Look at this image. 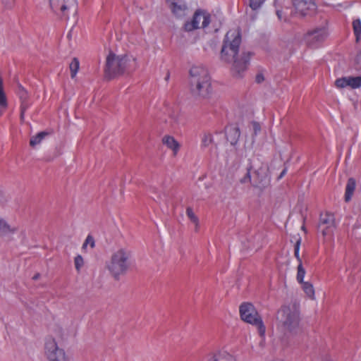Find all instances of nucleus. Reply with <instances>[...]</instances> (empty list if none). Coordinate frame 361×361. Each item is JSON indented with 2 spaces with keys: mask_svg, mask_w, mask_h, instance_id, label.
Listing matches in <instances>:
<instances>
[{
  "mask_svg": "<svg viewBox=\"0 0 361 361\" xmlns=\"http://www.w3.org/2000/svg\"><path fill=\"white\" fill-rule=\"evenodd\" d=\"M241 42L240 32L238 28L230 30L225 37L221 51L223 61L233 62L232 73L235 77L240 78L247 68L248 61L244 57L238 58V54Z\"/></svg>",
  "mask_w": 361,
  "mask_h": 361,
  "instance_id": "nucleus-1",
  "label": "nucleus"
},
{
  "mask_svg": "<svg viewBox=\"0 0 361 361\" xmlns=\"http://www.w3.org/2000/svg\"><path fill=\"white\" fill-rule=\"evenodd\" d=\"M132 251L128 247H118L112 252L106 267L114 279H120L128 271L132 264Z\"/></svg>",
  "mask_w": 361,
  "mask_h": 361,
  "instance_id": "nucleus-2",
  "label": "nucleus"
},
{
  "mask_svg": "<svg viewBox=\"0 0 361 361\" xmlns=\"http://www.w3.org/2000/svg\"><path fill=\"white\" fill-rule=\"evenodd\" d=\"M190 84L192 92L207 97L211 93V79L207 69L202 65L193 66L190 70Z\"/></svg>",
  "mask_w": 361,
  "mask_h": 361,
  "instance_id": "nucleus-3",
  "label": "nucleus"
},
{
  "mask_svg": "<svg viewBox=\"0 0 361 361\" xmlns=\"http://www.w3.org/2000/svg\"><path fill=\"white\" fill-rule=\"evenodd\" d=\"M135 59L127 55H116L109 53L106 60L105 73L107 77L113 78L132 68Z\"/></svg>",
  "mask_w": 361,
  "mask_h": 361,
  "instance_id": "nucleus-4",
  "label": "nucleus"
},
{
  "mask_svg": "<svg viewBox=\"0 0 361 361\" xmlns=\"http://www.w3.org/2000/svg\"><path fill=\"white\" fill-rule=\"evenodd\" d=\"M278 320L285 331L293 333L300 326V317L295 305L283 306L278 312Z\"/></svg>",
  "mask_w": 361,
  "mask_h": 361,
  "instance_id": "nucleus-5",
  "label": "nucleus"
},
{
  "mask_svg": "<svg viewBox=\"0 0 361 361\" xmlns=\"http://www.w3.org/2000/svg\"><path fill=\"white\" fill-rule=\"evenodd\" d=\"M336 228L335 216L333 213L326 212L320 214L318 231L326 243H331L334 240V231Z\"/></svg>",
  "mask_w": 361,
  "mask_h": 361,
  "instance_id": "nucleus-6",
  "label": "nucleus"
},
{
  "mask_svg": "<svg viewBox=\"0 0 361 361\" xmlns=\"http://www.w3.org/2000/svg\"><path fill=\"white\" fill-rule=\"evenodd\" d=\"M240 182L242 183L250 182L254 187L259 188L266 187L269 183L267 165L262 164L258 168H255L252 175L250 169H249L245 176L240 179Z\"/></svg>",
  "mask_w": 361,
  "mask_h": 361,
  "instance_id": "nucleus-7",
  "label": "nucleus"
},
{
  "mask_svg": "<svg viewBox=\"0 0 361 361\" xmlns=\"http://www.w3.org/2000/svg\"><path fill=\"white\" fill-rule=\"evenodd\" d=\"M239 311L240 317L244 322L255 326L257 331L263 334L265 331V326L252 304L249 302L243 303L240 306Z\"/></svg>",
  "mask_w": 361,
  "mask_h": 361,
  "instance_id": "nucleus-8",
  "label": "nucleus"
},
{
  "mask_svg": "<svg viewBox=\"0 0 361 361\" xmlns=\"http://www.w3.org/2000/svg\"><path fill=\"white\" fill-rule=\"evenodd\" d=\"M212 23L211 16L206 11L197 10L192 17L186 20L183 29L186 32H192L197 29H206Z\"/></svg>",
  "mask_w": 361,
  "mask_h": 361,
  "instance_id": "nucleus-9",
  "label": "nucleus"
},
{
  "mask_svg": "<svg viewBox=\"0 0 361 361\" xmlns=\"http://www.w3.org/2000/svg\"><path fill=\"white\" fill-rule=\"evenodd\" d=\"M44 353L49 361H70L65 350L59 347L51 336L47 337L45 340Z\"/></svg>",
  "mask_w": 361,
  "mask_h": 361,
  "instance_id": "nucleus-10",
  "label": "nucleus"
},
{
  "mask_svg": "<svg viewBox=\"0 0 361 361\" xmlns=\"http://www.w3.org/2000/svg\"><path fill=\"white\" fill-rule=\"evenodd\" d=\"M328 35L325 27H318L308 31L303 37L302 42L309 47L316 46L323 42Z\"/></svg>",
  "mask_w": 361,
  "mask_h": 361,
  "instance_id": "nucleus-11",
  "label": "nucleus"
},
{
  "mask_svg": "<svg viewBox=\"0 0 361 361\" xmlns=\"http://www.w3.org/2000/svg\"><path fill=\"white\" fill-rule=\"evenodd\" d=\"M50 6L53 11L63 17H67L68 11L75 9V0H49Z\"/></svg>",
  "mask_w": 361,
  "mask_h": 361,
  "instance_id": "nucleus-12",
  "label": "nucleus"
},
{
  "mask_svg": "<svg viewBox=\"0 0 361 361\" xmlns=\"http://www.w3.org/2000/svg\"><path fill=\"white\" fill-rule=\"evenodd\" d=\"M293 5L296 12L301 16L311 15L316 10L313 0H293Z\"/></svg>",
  "mask_w": 361,
  "mask_h": 361,
  "instance_id": "nucleus-13",
  "label": "nucleus"
},
{
  "mask_svg": "<svg viewBox=\"0 0 361 361\" xmlns=\"http://www.w3.org/2000/svg\"><path fill=\"white\" fill-rule=\"evenodd\" d=\"M207 361H237L236 358L224 349L215 350L210 352L207 358Z\"/></svg>",
  "mask_w": 361,
  "mask_h": 361,
  "instance_id": "nucleus-14",
  "label": "nucleus"
},
{
  "mask_svg": "<svg viewBox=\"0 0 361 361\" xmlns=\"http://www.w3.org/2000/svg\"><path fill=\"white\" fill-rule=\"evenodd\" d=\"M170 7L173 13L177 18H183L186 15L187 6L186 4L181 0H171Z\"/></svg>",
  "mask_w": 361,
  "mask_h": 361,
  "instance_id": "nucleus-15",
  "label": "nucleus"
},
{
  "mask_svg": "<svg viewBox=\"0 0 361 361\" xmlns=\"http://www.w3.org/2000/svg\"><path fill=\"white\" fill-rule=\"evenodd\" d=\"M161 141L163 145L172 151L174 157L178 154L180 149V144L173 136L166 135L162 137Z\"/></svg>",
  "mask_w": 361,
  "mask_h": 361,
  "instance_id": "nucleus-16",
  "label": "nucleus"
},
{
  "mask_svg": "<svg viewBox=\"0 0 361 361\" xmlns=\"http://www.w3.org/2000/svg\"><path fill=\"white\" fill-rule=\"evenodd\" d=\"M17 231V227L9 224L5 219L0 218V236H10Z\"/></svg>",
  "mask_w": 361,
  "mask_h": 361,
  "instance_id": "nucleus-17",
  "label": "nucleus"
},
{
  "mask_svg": "<svg viewBox=\"0 0 361 361\" xmlns=\"http://www.w3.org/2000/svg\"><path fill=\"white\" fill-rule=\"evenodd\" d=\"M356 183L354 178H350L348 179L346 187H345V202H349L354 193L355 190Z\"/></svg>",
  "mask_w": 361,
  "mask_h": 361,
  "instance_id": "nucleus-18",
  "label": "nucleus"
},
{
  "mask_svg": "<svg viewBox=\"0 0 361 361\" xmlns=\"http://www.w3.org/2000/svg\"><path fill=\"white\" fill-rule=\"evenodd\" d=\"M300 285L306 296L312 300H315V290L312 283L309 281H305L300 283Z\"/></svg>",
  "mask_w": 361,
  "mask_h": 361,
  "instance_id": "nucleus-19",
  "label": "nucleus"
},
{
  "mask_svg": "<svg viewBox=\"0 0 361 361\" xmlns=\"http://www.w3.org/2000/svg\"><path fill=\"white\" fill-rule=\"evenodd\" d=\"M7 107V98L4 88V80L0 75V116Z\"/></svg>",
  "mask_w": 361,
  "mask_h": 361,
  "instance_id": "nucleus-20",
  "label": "nucleus"
},
{
  "mask_svg": "<svg viewBox=\"0 0 361 361\" xmlns=\"http://www.w3.org/2000/svg\"><path fill=\"white\" fill-rule=\"evenodd\" d=\"M18 94L21 100V116H23L24 112L29 107L30 104L27 102V93L23 87H20Z\"/></svg>",
  "mask_w": 361,
  "mask_h": 361,
  "instance_id": "nucleus-21",
  "label": "nucleus"
},
{
  "mask_svg": "<svg viewBox=\"0 0 361 361\" xmlns=\"http://www.w3.org/2000/svg\"><path fill=\"white\" fill-rule=\"evenodd\" d=\"M265 331L266 330L264 331L263 334H262L260 332H258L259 335L258 344L256 346H252V353L257 355L262 353L263 349L265 347Z\"/></svg>",
  "mask_w": 361,
  "mask_h": 361,
  "instance_id": "nucleus-22",
  "label": "nucleus"
},
{
  "mask_svg": "<svg viewBox=\"0 0 361 361\" xmlns=\"http://www.w3.org/2000/svg\"><path fill=\"white\" fill-rule=\"evenodd\" d=\"M186 214L190 219V222L195 226V231L198 232L200 228V221L198 217L194 213L193 210L188 207L186 209Z\"/></svg>",
  "mask_w": 361,
  "mask_h": 361,
  "instance_id": "nucleus-23",
  "label": "nucleus"
},
{
  "mask_svg": "<svg viewBox=\"0 0 361 361\" xmlns=\"http://www.w3.org/2000/svg\"><path fill=\"white\" fill-rule=\"evenodd\" d=\"M346 82L348 83V87L352 89L359 88L361 87V76L346 77Z\"/></svg>",
  "mask_w": 361,
  "mask_h": 361,
  "instance_id": "nucleus-24",
  "label": "nucleus"
},
{
  "mask_svg": "<svg viewBox=\"0 0 361 361\" xmlns=\"http://www.w3.org/2000/svg\"><path fill=\"white\" fill-rule=\"evenodd\" d=\"M47 135L48 133L46 132H40L35 136L32 137L30 141V145L32 147H35L36 145L40 144Z\"/></svg>",
  "mask_w": 361,
  "mask_h": 361,
  "instance_id": "nucleus-25",
  "label": "nucleus"
},
{
  "mask_svg": "<svg viewBox=\"0 0 361 361\" xmlns=\"http://www.w3.org/2000/svg\"><path fill=\"white\" fill-rule=\"evenodd\" d=\"M305 274H306V271H305V268L303 267L302 264H298V269H297L296 279H297V281L300 284L305 282L304 278H305Z\"/></svg>",
  "mask_w": 361,
  "mask_h": 361,
  "instance_id": "nucleus-26",
  "label": "nucleus"
},
{
  "mask_svg": "<svg viewBox=\"0 0 361 361\" xmlns=\"http://www.w3.org/2000/svg\"><path fill=\"white\" fill-rule=\"evenodd\" d=\"M79 67H80L79 61L76 58H74L73 59V61H71V63H70V71H71V75L72 78H75V75H77V73L79 70Z\"/></svg>",
  "mask_w": 361,
  "mask_h": 361,
  "instance_id": "nucleus-27",
  "label": "nucleus"
},
{
  "mask_svg": "<svg viewBox=\"0 0 361 361\" xmlns=\"http://www.w3.org/2000/svg\"><path fill=\"white\" fill-rule=\"evenodd\" d=\"M353 27L356 39L358 41L361 35V20L360 19L354 20L353 22Z\"/></svg>",
  "mask_w": 361,
  "mask_h": 361,
  "instance_id": "nucleus-28",
  "label": "nucleus"
},
{
  "mask_svg": "<svg viewBox=\"0 0 361 361\" xmlns=\"http://www.w3.org/2000/svg\"><path fill=\"white\" fill-rule=\"evenodd\" d=\"M301 243V238L299 237L295 242V246H294V255L298 262V264H302V259L300 257V247Z\"/></svg>",
  "mask_w": 361,
  "mask_h": 361,
  "instance_id": "nucleus-29",
  "label": "nucleus"
},
{
  "mask_svg": "<svg viewBox=\"0 0 361 361\" xmlns=\"http://www.w3.org/2000/svg\"><path fill=\"white\" fill-rule=\"evenodd\" d=\"M75 269L78 272L80 271L84 266V259L81 255H77L74 259Z\"/></svg>",
  "mask_w": 361,
  "mask_h": 361,
  "instance_id": "nucleus-30",
  "label": "nucleus"
},
{
  "mask_svg": "<svg viewBox=\"0 0 361 361\" xmlns=\"http://www.w3.org/2000/svg\"><path fill=\"white\" fill-rule=\"evenodd\" d=\"M265 0H249V6L252 10H257L259 9Z\"/></svg>",
  "mask_w": 361,
  "mask_h": 361,
  "instance_id": "nucleus-31",
  "label": "nucleus"
},
{
  "mask_svg": "<svg viewBox=\"0 0 361 361\" xmlns=\"http://www.w3.org/2000/svg\"><path fill=\"white\" fill-rule=\"evenodd\" d=\"M346 82V77H343L341 78H338L335 81V85L337 88L342 89V88H346L348 87Z\"/></svg>",
  "mask_w": 361,
  "mask_h": 361,
  "instance_id": "nucleus-32",
  "label": "nucleus"
},
{
  "mask_svg": "<svg viewBox=\"0 0 361 361\" xmlns=\"http://www.w3.org/2000/svg\"><path fill=\"white\" fill-rule=\"evenodd\" d=\"M229 133V134H230V133H233V134L234 137H233V139L230 140V142H231V143L232 145H234V144L237 142V140H238V137H239V136H240L239 130H238V128H232V129H231V130H229V133ZM228 140H229V138H228Z\"/></svg>",
  "mask_w": 361,
  "mask_h": 361,
  "instance_id": "nucleus-33",
  "label": "nucleus"
},
{
  "mask_svg": "<svg viewBox=\"0 0 361 361\" xmlns=\"http://www.w3.org/2000/svg\"><path fill=\"white\" fill-rule=\"evenodd\" d=\"M90 245L91 247H94V238L90 236V235H88L82 245L83 247H87V245Z\"/></svg>",
  "mask_w": 361,
  "mask_h": 361,
  "instance_id": "nucleus-34",
  "label": "nucleus"
},
{
  "mask_svg": "<svg viewBox=\"0 0 361 361\" xmlns=\"http://www.w3.org/2000/svg\"><path fill=\"white\" fill-rule=\"evenodd\" d=\"M202 145L207 146L212 142V135L210 134H206L203 136L202 140Z\"/></svg>",
  "mask_w": 361,
  "mask_h": 361,
  "instance_id": "nucleus-35",
  "label": "nucleus"
},
{
  "mask_svg": "<svg viewBox=\"0 0 361 361\" xmlns=\"http://www.w3.org/2000/svg\"><path fill=\"white\" fill-rule=\"evenodd\" d=\"M252 128L255 135L261 130V126L257 122L252 123Z\"/></svg>",
  "mask_w": 361,
  "mask_h": 361,
  "instance_id": "nucleus-36",
  "label": "nucleus"
},
{
  "mask_svg": "<svg viewBox=\"0 0 361 361\" xmlns=\"http://www.w3.org/2000/svg\"><path fill=\"white\" fill-rule=\"evenodd\" d=\"M1 1L5 6H11L14 2V0H1Z\"/></svg>",
  "mask_w": 361,
  "mask_h": 361,
  "instance_id": "nucleus-37",
  "label": "nucleus"
},
{
  "mask_svg": "<svg viewBox=\"0 0 361 361\" xmlns=\"http://www.w3.org/2000/svg\"><path fill=\"white\" fill-rule=\"evenodd\" d=\"M256 81L258 83H260L262 81H264V76H263V75L262 74H257V76H256Z\"/></svg>",
  "mask_w": 361,
  "mask_h": 361,
  "instance_id": "nucleus-38",
  "label": "nucleus"
},
{
  "mask_svg": "<svg viewBox=\"0 0 361 361\" xmlns=\"http://www.w3.org/2000/svg\"><path fill=\"white\" fill-rule=\"evenodd\" d=\"M276 15L280 20H283V12L281 10H276Z\"/></svg>",
  "mask_w": 361,
  "mask_h": 361,
  "instance_id": "nucleus-39",
  "label": "nucleus"
},
{
  "mask_svg": "<svg viewBox=\"0 0 361 361\" xmlns=\"http://www.w3.org/2000/svg\"><path fill=\"white\" fill-rule=\"evenodd\" d=\"M357 63L360 64L361 68V53L357 56Z\"/></svg>",
  "mask_w": 361,
  "mask_h": 361,
  "instance_id": "nucleus-40",
  "label": "nucleus"
},
{
  "mask_svg": "<svg viewBox=\"0 0 361 361\" xmlns=\"http://www.w3.org/2000/svg\"><path fill=\"white\" fill-rule=\"evenodd\" d=\"M285 173H286V171H285V170H283V171H282L281 174V176H283L285 174Z\"/></svg>",
  "mask_w": 361,
  "mask_h": 361,
  "instance_id": "nucleus-41",
  "label": "nucleus"
},
{
  "mask_svg": "<svg viewBox=\"0 0 361 361\" xmlns=\"http://www.w3.org/2000/svg\"><path fill=\"white\" fill-rule=\"evenodd\" d=\"M37 278H38V276H34V279H37Z\"/></svg>",
  "mask_w": 361,
  "mask_h": 361,
  "instance_id": "nucleus-42",
  "label": "nucleus"
}]
</instances>
